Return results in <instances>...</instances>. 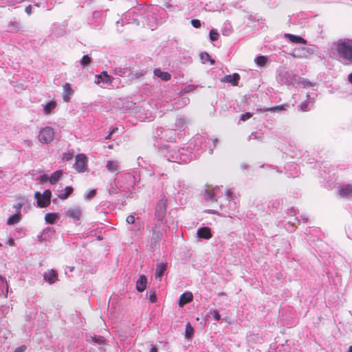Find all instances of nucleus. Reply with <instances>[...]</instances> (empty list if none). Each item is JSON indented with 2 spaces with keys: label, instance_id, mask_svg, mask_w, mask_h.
I'll list each match as a JSON object with an SVG mask.
<instances>
[{
  "label": "nucleus",
  "instance_id": "1",
  "mask_svg": "<svg viewBox=\"0 0 352 352\" xmlns=\"http://www.w3.org/2000/svg\"><path fill=\"white\" fill-rule=\"evenodd\" d=\"M134 177L131 174H125L114 179L108 188L109 194H118L119 192H127L134 184Z\"/></svg>",
  "mask_w": 352,
  "mask_h": 352
},
{
  "label": "nucleus",
  "instance_id": "2",
  "mask_svg": "<svg viewBox=\"0 0 352 352\" xmlns=\"http://www.w3.org/2000/svg\"><path fill=\"white\" fill-rule=\"evenodd\" d=\"M195 157V155H192L188 148L184 147L179 149L168 148L166 153L164 154V157L168 161L179 164L188 163Z\"/></svg>",
  "mask_w": 352,
  "mask_h": 352
},
{
  "label": "nucleus",
  "instance_id": "3",
  "mask_svg": "<svg viewBox=\"0 0 352 352\" xmlns=\"http://www.w3.org/2000/svg\"><path fill=\"white\" fill-rule=\"evenodd\" d=\"M339 58L345 64L352 63V39L340 38L336 43Z\"/></svg>",
  "mask_w": 352,
  "mask_h": 352
},
{
  "label": "nucleus",
  "instance_id": "4",
  "mask_svg": "<svg viewBox=\"0 0 352 352\" xmlns=\"http://www.w3.org/2000/svg\"><path fill=\"white\" fill-rule=\"evenodd\" d=\"M206 147V138L201 135H198L192 140L188 146V150L192 155H195L194 158H196L201 153H202Z\"/></svg>",
  "mask_w": 352,
  "mask_h": 352
},
{
  "label": "nucleus",
  "instance_id": "5",
  "mask_svg": "<svg viewBox=\"0 0 352 352\" xmlns=\"http://www.w3.org/2000/svg\"><path fill=\"white\" fill-rule=\"evenodd\" d=\"M186 122L184 118H177L175 120V128L165 131L163 137L170 142L175 141L176 140L175 131H184L186 128Z\"/></svg>",
  "mask_w": 352,
  "mask_h": 352
},
{
  "label": "nucleus",
  "instance_id": "6",
  "mask_svg": "<svg viewBox=\"0 0 352 352\" xmlns=\"http://www.w3.org/2000/svg\"><path fill=\"white\" fill-rule=\"evenodd\" d=\"M152 235L151 237L150 246L152 248L159 245L160 241L162 239L164 232L166 231L160 223H155L152 228Z\"/></svg>",
  "mask_w": 352,
  "mask_h": 352
},
{
  "label": "nucleus",
  "instance_id": "7",
  "mask_svg": "<svg viewBox=\"0 0 352 352\" xmlns=\"http://www.w3.org/2000/svg\"><path fill=\"white\" fill-rule=\"evenodd\" d=\"M317 51V47L315 45H306L303 47H296L294 50L292 56L294 58H307L310 55L314 54Z\"/></svg>",
  "mask_w": 352,
  "mask_h": 352
},
{
  "label": "nucleus",
  "instance_id": "8",
  "mask_svg": "<svg viewBox=\"0 0 352 352\" xmlns=\"http://www.w3.org/2000/svg\"><path fill=\"white\" fill-rule=\"evenodd\" d=\"M296 77L292 72L282 69L278 72L277 80L282 85H291L296 81Z\"/></svg>",
  "mask_w": 352,
  "mask_h": 352
},
{
  "label": "nucleus",
  "instance_id": "9",
  "mask_svg": "<svg viewBox=\"0 0 352 352\" xmlns=\"http://www.w3.org/2000/svg\"><path fill=\"white\" fill-rule=\"evenodd\" d=\"M52 192L50 190H45L43 194L39 192L34 193V198L36 199L37 206L39 208H45L48 206L51 201Z\"/></svg>",
  "mask_w": 352,
  "mask_h": 352
},
{
  "label": "nucleus",
  "instance_id": "10",
  "mask_svg": "<svg viewBox=\"0 0 352 352\" xmlns=\"http://www.w3.org/2000/svg\"><path fill=\"white\" fill-rule=\"evenodd\" d=\"M54 138V131L50 126L41 129L38 134V140L43 144H49Z\"/></svg>",
  "mask_w": 352,
  "mask_h": 352
},
{
  "label": "nucleus",
  "instance_id": "11",
  "mask_svg": "<svg viewBox=\"0 0 352 352\" xmlns=\"http://www.w3.org/2000/svg\"><path fill=\"white\" fill-rule=\"evenodd\" d=\"M76 162L74 167L78 173L86 171L87 166V157L85 154L80 153L76 155Z\"/></svg>",
  "mask_w": 352,
  "mask_h": 352
},
{
  "label": "nucleus",
  "instance_id": "12",
  "mask_svg": "<svg viewBox=\"0 0 352 352\" xmlns=\"http://www.w3.org/2000/svg\"><path fill=\"white\" fill-rule=\"evenodd\" d=\"M166 213V201L162 199H160L155 208V219L158 221H162Z\"/></svg>",
  "mask_w": 352,
  "mask_h": 352
},
{
  "label": "nucleus",
  "instance_id": "13",
  "mask_svg": "<svg viewBox=\"0 0 352 352\" xmlns=\"http://www.w3.org/2000/svg\"><path fill=\"white\" fill-rule=\"evenodd\" d=\"M114 78L109 75L107 72L103 71L100 74L96 75L95 82L96 84L111 85Z\"/></svg>",
  "mask_w": 352,
  "mask_h": 352
},
{
  "label": "nucleus",
  "instance_id": "14",
  "mask_svg": "<svg viewBox=\"0 0 352 352\" xmlns=\"http://www.w3.org/2000/svg\"><path fill=\"white\" fill-rule=\"evenodd\" d=\"M55 234V230L52 227H47L45 228L41 234L38 235V240L39 242L46 241L52 238Z\"/></svg>",
  "mask_w": 352,
  "mask_h": 352
},
{
  "label": "nucleus",
  "instance_id": "15",
  "mask_svg": "<svg viewBox=\"0 0 352 352\" xmlns=\"http://www.w3.org/2000/svg\"><path fill=\"white\" fill-rule=\"evenodd\" d=\"M339 195L342 198L352 199V184H344L340 186Z\"/></svg>",
  "mask_w": 352,
  "mask_h": 352
},
{
  "label": "nucleus",
  "instance_id": "16",
  "mask_svg": "<svg viewBox=\"0 0 352 352\" xmlns=\"http://www.w3.org/2000/svg\"><path fill=\"white\" fill-rule=\"evenodd\" d=\"M67 216L72 219L74 221H78L82 214L81 208L79 206H76L69 208L66 213Z\"/></svg>",
  "mask_w": 352,
  "mask_h": 352
},
{
  "label": "nucleus",
  "instance_id": "17",
  "mask_svg": "<svg viewBox=\"0 0 352 352\" xmlns=\"http://www.w3.org/2000/svg\"><path fill=\"white\" fill-rule=\"evenodd\" d=\"M43 278L50 284L54 283L58 280V273L54 270H50L44 273Z\"/></svg>",
  "mask_w": 352,
  "mask_h": 352
},
{
  "label": "nucleus",
  "instance_id": "18",
  "mask_svg": "<svg viewBox=\"0 0 352 352\" xmlns=\"http://www.w3.org/2000/svg\"><path fill=\"white\" fill-rule=\"evenodd\" d=\"M307 101L301 102L298 105V110L302 112L310 111L311 107L314 102V98L309 97V96L307 95Z\"/></svg>",
  "mask_w": 352,
  "mask_h": 352
},
{
  "label": "nucleus",
  "instance_id": "19",
  "mask_svg": "<svg viewBox=\"0 0 352 352\" xmlns=\"http://www.w3.org/2000/svg\"><path fill=\"white\" fill-rule=\"evenodd\" d=\"M193 299L191 292H186L182 294L179 298L178 305L180 307H184L186 304L190 302Z\"/></svg>",
  "mask_w": 352,
  "mask_h": 352
},
{
  "label": "nucleus",
  "instance_id": "20",
  "mask_svg": "<svg viewBox=\"0 0 352 352\" xmlns=\"http://www.w3.org/2000/svg\"><path fill=\"white\" fill-rule=\"evenodd\" d=\"M74 94V90L71 87V85L68 82H66L63 85V99L65 102H69L71 96Z\"/></svg>",
  "mask_w": 352,
  "mask_h": 352
},
{
  "label": "nucleus",
  "instance_id": "21",
  "mask_svg": "<svg viewBox=\"0 0 352 352\" xmlns=\"http://www.w3.org/2000/svg\"><path fill=\"white\" fill-rule=\"evenodd\" d=\"M240 80V76L239 74L234 73L232 75H226L225 76L221 81L224 82H230L233 86H236L238 85L239 81Z\"/></svg>",
  "mask_w": 352,
  "mask_h": 352
},
{
  "label": "nucleus",
  "instance_id": "22",
  "mask_svg": "<svg viewBox=\"0 0 352 352\" xmlns=\"http://www.w3.org/2000/svg\"><path fill=\"white\" fill-rule=\"evenodd\" d=\"M197 237L204 239H209L212 237L210 229L208 227H202L197 232Z\"/></svg>",
  "mask_w": 352,
  "mask_h": 352
},
{
  "label": "nucleus",
  "instance_id": "23",
  "mask_svg": "<svg viewBox=\"0 0 352 352\" xmlns=\"http://www.w3.org/2000/svg\"><path fill=\"white\" fill-rule=\"evenodd\" d=\"M147 285V278L145 275H140L138 280L136 281V289L142 292L144 291Z\"/></svg>",
  "mask_w": 352,
  "mask_h": 352
},
{
  "label": "nucleus",
  "instance_id": "24",
  "mask_svg": "<svg viewBox=\"0 0 352 352\" xmlns=\"http://www.w3.org/2000/svg\"><path fill=\"white\" fill-rule=\"evenodd\" d=\"M166 269L167 265L166 263H161L157 264L155 274V278L160 281Z\"/></svg>",
  "mask_w": 352,
  "mask_h": 352
},
{
  "label": "nucleus",
  "instance_id": "25",
  "mask_svg": "<svg viewBox=\"0 0 352 352\" xmlns=\"http://www.w3.org/2000/svg\"><path fill=\"white\" fill-rule=\"evenodd\" d=\"M60 214L56 212H48L45 215V221L50 224L55 223L60 219Z\"/></svg>",
  "mask_w": 352,
  "mask_h": 352
},
{
  "label": "nucleus",
  "instance_id": "26",
  "mask_svg": "<svg viewBox=\"0 0 352 352\" xmlns=\"http://www.w3.org/2000/svg\"><path fill=\"white\" fill-rule=\"evenodd\" d=\"M8 285L6 279L0 276V297H7Z\"/></svg>",
  "mask_w": 352,
  "mask_h": 352
},
{
  "label": "nucleus",
  "instance_id": "27",
  "mask_svg": "<svg viewBox=\"0 0 352 352\" xmlns=\"http://www.w3.org/2000/svg\"><path fill=\"white\" fill-rule=\"evenodd\" d=\"M154 75L160 78H161L164 81H168L170 79L171 75L170 73L167 72H163L160 69H154Z\"/></svg>",
  "mask_w": 352,
  "mask_h": 352
},
{
  "label": "nucleus",
  "instance_id": "28",
  "mask_svg": "<svg viewBox=\"0 0 352 352\" xmlns=\"http://www.w3.org/2000/svg\"><path fill=\"white\" fill-rule=\"evenodd\" d=\"M285 37L287 38L290 42L294 43H302L305 45L307 43V41L300 36L292 34H285Z\"/></svg>",
  "mask_w": 352,
  "mask_h": 352
},
{
  "label": "nucleus",
  "instance_id": "29",
  "mask_svg": "<svg viewBox=\"0 0 352 352\" xmlns=\"http://www.w3.org/2000/svg\"><path fill=\"white\" fill-rule=\"evenodd\" d=\"M113 74L116 76H129L131 74V70L129 67H116L113 71Z\"/></svg>",
  "mask_w": 352,
  "mask_h": 352
},
{
  "label": "nucleus",
  "instance_id": "30",
  "mask_svg": "<svg viewBox=\"0 0 352 352\" xmlns=\"http://www.w3.org/2000/svg\"><path fill=\"white\" fill-rule=\"evenodd\" d=\"M289 107V105L287 104L274 106L269 108H265L263 109V111H271V112H279L282 111L287 110V108Z\"/></svg>",
  "mask_w": 352,
  "mask_h": 352
},
{
  "label": "nucleus",
  "instance_id": "31",
  "mask_svg": "<svg viewBox=\"0 0 352 352\" xmlns=\"http://www.w3.org/2000/svg\"><path fill=\"white\" fill-rule=\"evenodd\" d=\"M106 168L109 171L114 173L118 170L119 162L118 161L109 160L107 162Z\"/></svg>",
  "mask_w": 352,
  "mask_h": 352
},
{
  "label": "nucleus",
  "instance_id": "32",
  "mask_svg": "<svg viewBox=\"0 0 352 352\" xmlns=\"http://www.w3.org/2000/svg\"><path fill=\"white\" fill-rule=\"evenodd\" d=\"M21 219V215L19 212L10 216L7 220L8 225H14L19 223Z\"/></svg>",
  "mask_w": 352,
  "mask_h": 352
},
{
  "label": "nucleus",
  "instance_id": "33",
  "mask_svg": "<svg viewBox=\"0 0 352 352\" xmlns=\"http://www.w3.org/2000/svg\"><path fill=\"white\" fill-rule=\"evenodd\" d=\"M56 103L55 101L52 100L45 104L43 107L44 113L46 115H49L52 113V111L56 108Z\"/></svg>",
  "mask_w": 352,
  "mask_h": 352
},
{
  "label": "nucleus",
  "instance_id": "34",
  "mask_svg": "<svg viewBox=\"0 0 352 352\" xmlns=\"http://www.w3.org/2000/svg\"><path fill=\"white\" fill-rule=\"evenodd\" d=\"M254 62L258 67H266L268 58L265 56H258L255 58Z\"/></svg>",
  "mask_w": 352,
  "mask_h": 352
},
{
  "label": "nucleus",
  "instance_id": "35",
  "mask_svg": "<svg viewBox=\"0 0 352 352\" xmlns=\"http://www.w3.org/2000/svg\"><path fill=\"white\" fill-rule=\"evenodd\" d=\"M18 199L20 200V202L14 204L13 206V208L15 209L16 212H19V214H21V208L26 204L28 203V199L25 197H21L18 198Z\"/></svg>",
  "mask_w": 352,
  "mask_h": 352
},
{
  "label": "nucleus",
  "instance_id": "36",
  "mask_svg": "<svg viewBox=\"0 0 352 352\" xmlns=\"http://www.w3.org/2000/svg\"><path fill=\"white\" fill-rule=\"evenodd\" d=\"M73 192V188L71 186H67L64 190H61L58 195V197L60 199H66Z\"/></svg>",
  "mask_w": 352,
  "mask_h": 352
},
{
  "label": "nucleus",
  "instance_id": "37",
  "mask_svg": "<svg viewBox=\"0 0 352 352\" xmlns=\"http://www.w3.org/2000/svg\"><path fill=\"white\" fill-rule=\"evenodd\" d=\"M62 175V170H56L54 173H53L50 177L49 178V181L50 184H56L59 179L60 178V176Z\"/></svg>",
  "mask_w": 352,
  "mask_h": 352
},
{
  "label": "nucleus",
  "instance_id": "38",
  "mask_svg": "<svg viewBox=\"0 0 352 352\" xmlns=\"http://www.w3.org/2000/svg\"><path fill=\"white\" fill-rule=\"evenodd\" d=\"M200 59L203 63H206V62H210L211 65L214 64V60L211 58L210 55L207 52H201L199 54Z\"/></svg>",
  "mask_w": 352,
  "mask_h": 352
},
{
  "label": "nucleus",
  "instance_id": "39",
  "mask_svg": "<svg viewBox=\"0 0 352 352\" xmlns=\"http://www.w3.org/2000/svg\"><path fill=\"white\" fill-rule=\"evenodd\" d=\"M90 340L96 344L99 345H104L105 344V339L103 336L94 335L90 336Z\"/></svg>",
  "mask_w": 352,
  "mask_h": 352
},
{
  "label": "nucleus",
  "instance_id": "40",
  "mask_svg": "<svg viewBox=\"0 0 352 352\" xmlns=\"http://www.w3.org/2000/svg\"><path fill=\"white\" fill-rule=\"evenodd\" d=\"M204 196L205 199L207 201H217L213 191H211L210 190L206 189L204 192Z\"/></svg>",
  "mask_w": 352,
  "mask_h": 352
},
{
  "label": "nucleus",
  "instance_id": "41",
  "mask_svg": "<svg viewBox=\"0 0 352 352\" xmlns=\"http://www.w3.org/2000/svg\"><path fill=\"white\" fill-rule=\"evenodd\" d=\"M8 27H10L11 29H10V32L13 31V32H16V31H19L21 28V23L19 21H11L9 22L8 23Z\"/></svg>",
  "mask_w": 352,
  "mask_h": 352
},
{
  "label": "nucleus",
  "instance_id": "42",
  "mask_svg": "<svg viewBox=\"0 0 352 352\" xmlns=\"http://www.w3.org/2000/svg\"><path fill=\"white\" fill-rule=\"evenodd\" d=\"M232 32V27L230 23H225L222 29V34L224 36L230 35Z\"/></svg>",
  "mask_w": 352,
  "mask_h": 352
},
{
  "label": "nucleus",
  "instance_id": "43",
  "mask_svg": "<svg viewBox=\"0 0 352 352\" xmlns=\"http://www.w3.org/2000/svg\"><path fill=\"white\" fill-rule=\"evenodd\" d=\"M299 223V220L298 219L297 217H295L294 219V221L292 220H289L287 222V226H286V229L288 230V231H290V232H292L294 230V227H295V223Z\"/></svg>",
  "mask_w": 352,
  "mask_h": 352
},
{
  "label": "nucleus",
  "instance_id": "44",
  "mask_svg": "<svg viewBox=\"0 0 352 352\" xmlns=\"http://www.w3.org/2000/svg\"><path fill=\"white\" fill-rule=\"evenodd\" d=\"M91 60V58L89 55H84L80 60V65L82 67H85L87 66Z\"/></svg>",
  "mask_w": 352,
  "mask_h": 352
},
{
  "label": "nucleus",
  "instance_id": "45",
  "mask_svg": "<svg viewBox=\"0 0 352 352\" xmlns=\"http://www.w3.org/2000/svg\"><path fill=\"white\" fill-rule=\"evenodd\" d=\"M209 37L212 41H215L219 38V33L214 29H212L209 32Z\"/></svg>",
  "mask_w": 352,
  "mask_h": 352
},
{
  "label": "nucleus",
  "instance_id": "46",
  "mask_svg": "<svg viewBox=\"0 0 352 352\" xmlns=\"http://www.w3.org/2000/svg\"><path fill=\"white\" fill-rule=\"evenodd\" d=\"M185 333L187 338H191L193 335L194 329L189 323L186 325Z\"/></svg>",
  "mask_w": 352,
  "mask_h": 352
},
{
  "label": "nucleus",
  "instance_id": "47",
  "mask_svg": "<svg viewBox=\"0 0 352 352\" xmlns=\"http://www.w3.org/2000/svg\"><path fill=\"white\" fill-rule=\"evenodd\" d=\"M195 87H196L194 85H188L181 90V93H188L192 91Z\"/></svg>",
  "mask_w": 352,
  "mask_h": 352
},
{
  "label": "nucleus",
  "instance_id": "48",
  "mask_svg": "<svg viewBox=\"0 0 352 352\" xmlns=\"http://www.w3.org/2000/svg\"><path fill=\"white\" fill-rule=\"evenodd\" d=\"M96 195V190L93 189L89 190L87 194L85 195V199L87 200L91 199Z\"/></svg>",
  "mask_w": 352,
  "mask_h": 352
},
{
  "label": "nucleus",
  "instance_id": "49",
  "mask_svg": "<svg viewBox=\"0 0 352 352\" xmlns=\"http://www.w3.org/2000/svg\"><path fill=\"white\" fill-rule=\"evenodd\" d=\"M74 153L68 151L67 153H64L63 155V160L64 161H69L73 158Z\"/></svg>",
  "mask_w": 352,
  "mask_h": 352
},
{
  "label": "nucleus",
  "instance_id": "50",
  "mask_svg": "<svg viewBox=\"0 0 352 352\" xmlns=\"http://www.w3.org/2000/svg\"><path fill=\"white\" fill-rule=\"evenodd\" d=\"M280 206V201L278 199L271 200L270 201L269 207H272V208L278 209Z\"/></svg>",
  "mask_w": 352,
  "mask_h": 352
},
{
  "label": "nucleus",
  "instance_id": "51",
  "mask_svg": "<svg viewBox=\"0 0 352 352\" xmlns=\"http://www.w3.org/2000/svg\"><path fill=\"white\" fill-rule=\"evenodd\" d=\"M252 116V113L250 112H246L245 113L241 114L240 117V120L246 121L250 119Z\"/></svg>",
  "mask_w": 352,
  "mask_h": 352
},
{
  "label": "nucleus",
  "instance_id": "52",
  "mask_svg": "<svg viewBox=\"0 0 352 352\" xmlns=\"http://www.w3.org/2000/svg\"><path fill=\"white\" fill-rule=\"evenodd\" d=\"M210 314L213 316L214 320L219 321L221 319V316L217 310L210 311Z\"/></svg>",
  "mask_w": 352,
  "mask_h": 352
},
{
  "label": "nucleus",
  "instance_id": "53",
  "mask_svg": "<svg viewBox=\"0 0 352 352\" xmlns=\"http://www.w3.org/2000/svg\"><path fill=\"white\" fill-rule=\"evenodd\" d=\"M191 24L194 28H199L201 26V21L199 19H192Z\"/></svg>",
  "mask_w": 352,
  "mask_h": 352
},
{
  "label": "nucleus",
  "instance_id": "54",
  "mask_svg": "<svg viewBox=\"0 0 352 352\" xmlns=\"http://www.w3.org/2000/svg\"><path fill=\"white\" fill-rule=\"evenodd\" d=\"M189 102V99L187 98H182L181 99L178 100V104L179 106H184L186 105Z\"/></svg>",
  "mask_w": 352,
  "mask_h": 352
},
{
  "label": "nucleus",
  "instance_id": "55",
  "mask_svg": "<svg viewBox=\"0 0 352 352\" xmlns=\"http://www.w3.org/2000/svg\"><path fill=\"white\" fill-rule=\"evenodd\" d=\"M297 214V210L295 208L292 207L288 210L287 215L290 217H295Z\"/></svg>",
  "mask_w": 352,
  "mask_h": 352
},
{
  "label": "nucleus",
  "instance_id": "56",
  "mask_svg": "<svg viewBox=\"0 0 352 352\" xmlns=\"http://www.w3.org/2000/svg\"><path fill=\"white\" fill-rule=\"evenodd\" d=\"M135 218L133 215L130 214L126 217V221L129 224H133L135 223Z\"/></svg>",
  "mask_w": 352,
  "mask_h": 352
},
{
  "label": "nucleus",
  "instance_id": "57",
  "mask_svg": "<svg viewBox=\"0 0 352 352\" xmlns=\"http://www.w3.org/2000/svg\"><path fill=\"white\" fill-rule=\"evenodd\" d=\"M148 299H149L151 302H152V303L155 302L157 301V297H156L155 293V292H151L150 295H149V297H148Z\"/></svg>",
  "mask_w": 352,
  "mask_h": 352
},
{
  "label": "nucleus",
  "instance_id": "58",
  "mask_svg": "<svg viewBox=\"0 0 352 352\" xmlns=\"http://www.w3.org/2000/svg\"><path fill=\"white\" fill-rule=\"evenodd\" d=\"M226 196H227V199L228 200H232V199H234V195H233V192L232 191L231 189H229L226 191Z\"/></svg>",
  "mask_w": 352,
  "mask_h": 352
},
{
  "label": "nucleus",
  "instance_id": "59",
  "mask_svg": "<svg viewBox=\"0 0 352 352\" xmlns=\"http://www.w3.org/2000/svg\"><path fill=\"white\" fill-rule=\"evenodd\" d=\"M300 83L305 87H309V86H313V84L309 81V80H307L305 79H303L301 80Z\"/></svg>",
  "mask_w": 352,
  "mask_h": 352
},
{
  "label": "nucleus",
  "instance_id": "60",
  "mask_svg": "<svg viewBox=\"0 0 352 352\" xmlns=\"http://www.w3.org/2000/svg\"><path fill=\"white\" fill-rule=\"evenodd\" d=\"M26 349V346L25 345H21L19 347H17L14 352H24Z\"/></svg>",
  "mask_w": 352,
  "mask_h": 352
},
{
  "label": "nucleus",
  "instance_id": "61",
  "mask_svg": "<svg viewBox=\"0 0 352 352\" xmlns=\"http://www.w3.org/2000/svg\"><path fill=\"white\" fill-rule=\"evenodd\" d=\"M49 179L48 176L45 174H43L39 177V180L41 182H47Z\"/></svg>",
  "mask_w": 352,
  "mask_h": 352
},
{
  "label": "nucleus",
  "instance_id": "62",
  "mask_svg": "<svg viewBox=\"0 0 352 352\" xmlns=\"http://www.w3.org/2000/svg\"><path fill=\"white\" fill-rule=\"evenodd\" d=\"M116 131H118V128L115 127L112 129V130L110 131V133L105 137V139H110L112 134H113Z\"/></svg>",
  "mask_w": 352,
  "mask_h": 352
},
{
  "label": "nucleus",
  "instance_id": "63",
  "mask_svg": "<svg viewBox=\"0 0 352 352\" xmlns=\"http://www.w3.org/2000/svg\"><path fill=\"white\" fill-rule=\"evenodd\" d=\"M25 12H26L28 15L31 14H32V6H31L30 5V6H27V7L25 8Z\"/></svg>",
  "mask_w": 352,
  "mask_h": 352
},
{
  "label": "nucleus",
  "instance_id": "64",
  "mask_svg": "<svg viewBox=\"0 0 352 352\" xmlns=\"http://www.w3.org/2000/svg\"><path fill=\"white\" fill-rule=\"evenodd\" d=\"M258 139V133L256 132H254V133H252L251 135L249 136V139Z\"/></svg>",
  "mask_w": 352,
  "mask_h": 352
}]
</instances>
